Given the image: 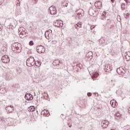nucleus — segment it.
I'll return each instance as SVG.
<instances>
[{"mask_svg": "<svg viewBox=\"0 0 130 130\" xmlns=\"http://www.w3.org/2000/svg\"><path fill=\"white\" fill-rule=\"evenodd\" d=\"M6 79L8 81H11V80H13V79H14V76L11 74H7L6 76Z\"/></svg>", "mask_w": 130, "mask_h": 130, "instance_id": "18", "label": "nucleus"}, {"mask_svg": "<svg viewBox=\"0 0 130 130\" xmlns=\"http://www.w3.org/2000/svg\"><path fill=\"white\" fill-rule=\"evenodd\" d=\"M90 69H91V67H90V68H89L88 71H89V70H90Z\"/></svg>", "mask_w": 130, "mask_h": 130, "instance_id": "48", "label": "nucleus"}, {"mask_svg": "<svg viewBox=\"0 0 130 130\" xmlns=\"http://www.w3.org/2000/svg\"><path fill=\"white\" fill-rule=\"evenodd\" d=\"M91 12H94V10H93V9L90 10L88 11V13H89V15H92V14H91Z\"/></svg>", "mask_w": 130, "mask_h": 130, "instance_id": "36", "label": "nucleus"}, {"mask_svg": "<svg viewBox=\"0 0 130 130\" xmlns=\"http://www.w3.org/2000/svg\"><path fill=\"white\" fill-rule=\"evenodd\" d=\"M37 51L38 53H44L45 52V48L43 46H39L37 47Z\"/></svg>", "mask_w": 130, "mask_h": 130, "instance_id": "8", "label": "nucleus"}, {"mask_svg": "<svg viewBox=\"0 0 130 130\" xmlns=\"http://www.w3.org/2000/svg\"><path fill=\"white\" fill-rule=\"evenodd\" d=\"M57 25H59V23H57Z\"/></svg>", "mask_w": 130, "mask_h": 130, "instance_id": "51", "label": "nucleus"}, {"mask_svg": "<svg viewBox=\"0 0 130 130\" xmlns=\"http://www.w3.org/2000/svg\"><path fill=\"white\" fill-rule=\"evenodd\" d=\"M94 95H95V96H98V93L95 92Z\"/></svg>", "mask_w": 130, "mask_h": 130, "instance_id": "41", "label": "nucleus"}, {"mask_svg": "<svg viewBox=\"0 0 130 130\" xmlns=\"http://www.w3.org/2000/svg\"><path fill=\"white\" fill-rule=\"evenodd\" d=\"M53 42L54 44H55V43H56V41H53Z\"/></svg>", "mask_w": 130, "mask_h": 130, "instance_id": "43", "label": "nucleus"}, {"mask_svg": "<svg viewBox=\"0 0 130 130\" xmlns=\"http://www.w3.org/2000/svg\"><path fill=\"white\" fill-rule=\"evenodd\" d=\"M100 42H102V40H100Z\"/></svg>", "mask_w": 130, "mask_h": 130, "instance_id": "46", "label": "nucleus"}, {"mask_svg": "<svg viewBox=\"0 0 130 130\" xmlns=\"http://www.w3.org/2000/svg\"><path fill=\"white\" fill-rule=\"evenodd\" d=\"M60 64H62V62L59 59L55 60L53 62V65L55 67H59Z\"/></svg>", "mask_w": 130, "mask_h": 130, "instance_id": "13", "label": "nucleus"}, {"mask_svg": "<svg viewBox=\"0 0 130 130\" xmlns=\"http://www.w3.org/2000/svg\"><path fill=\"white\" fill-rule=\"evenodd\" d=\"M117 20L118 22H120V21H121V18H120V16H118L117 17Z\"/></svg>", "mask_w": 130, "mask_h": 130, "instance_id": "33", "label": "nucleus"}, {"mask_svg": "<svg viewBox=\"0 0 130 130\" xmlns=\"http://www.w3.org/2000/svg\"><path fill=\"white\" fill-rule=\"evenodd\" d=\"M125 2L126 3H128V1H127V0H126Z\"/></svg>", "mask_w": 130, "mask_h": 130, "instance_id": "45", "label": "nucleus"}, {"mask_svg": "<svg viewBox=\"0 0 130 130\" xmlns=\"http://www.w3.org/2000/svg\"><path fill=\"white\" fill-rule=\"evenodd\" d=\"M35 66L37 68H39L41 66V62L40 61H37L35 63Z\"/></svg>", "mask_w": 130, "mask_h": 130, "instance_id": "27", "label": "nucleus"}, {"mask_svg": "<svg viewBox=\"0 0 130 130\" xmlns=\"http://www.w3.org/2000/svg\"><path fill=\"white\" fill-rule=\"evenodd\" d=\"M2 31V28L0 27V31Z\"/></svg>", "mask_w": 130, "mask_h": 130, "instance_id": "47", "label": "nucleus"}, {"mask_svg": "<svg viewBox=\"0 0 130 130\" xmlns=\"http://www.w3.org/2000/svg\"><path fill=\"white\" fill-rule=\"evenodd\" d=\"M101 18L102 19V20H105V19L107 20H109V19L106 18V12H103Z\"/></svg>", "mask_w": 130, "mask_h": 130, "instance_id": "23", "label": "nucleus"}, {"mask_svg": "<svg viewBox=\"0 0 130 130\" xmlns=\"http://www.w3.org/2000/svg\"><path fill=\"white\" fill-rule=\"evenodd\" d=\"M124 16L125 18H127V17H128L129 16V14H128V13H127L126 14H124Z\"/></svg>", "mask_w": 130, "mask_h": 130, "instance_id": "35", "label": "nucleus"}, {"mask_svg": "<svg viewBox=\"0 0 130 130\" xmlns=\"http://www.w3.org/2000/svg\"><path fill=\"white\" fill-rule=\"evenodd\" d=\"M94 28H95V26L92 25L91 26L90 29H91V30H93V29H94Z\"/></svg>", "mask_w": 130, "mask_h": 130, "instance_id": "39", "label": "nucleus"}, {"mask_svg": "<svg viewBox=\"0 0 130 130\" xmlns=\"http://www.w3.org/2000/svg\"><path fill=\"white\" fill-rule=\"evenodd\" d=\"M36 61L34 57H30L26 60V66L27 67H34L35 66Z\"/></svg>", "mask_w": 130, "mask_h": 130, "instance_id": "3", "label": "nucleus"}, {"mask_svg": "<svg viewBox=\"0 0 130 130\" xmlns=\"http://www.w3.org/2000/svg\"><path fill=\"white\" fill-rule=\"evenodd\" d=\"M29 44L30 46H32V45H34V42H33V41H30Z\"/></svg>", "mask_w": 130, "mask_h": 130, "instance_id": "34", "label": "nucleus"}, {"mask_svg": "<svg viewBox=\"0 0 130 130\" xmlns=\"http://www.w3.org/2000/svg\"><path fill=\"white\" fill-rule=\"evenodd\" d=\"M62 6H63V7H68V6H69V3L66 1H64L62 4Z\"/></svg>", "mask_w": 130, "mask_h": 130, "instance_id": "29", "label": "nucleus"}, {"mask_svg": "<svg viewBox=\"0 0 130 130\" xmlns=\"http://www.w3.org/2000/svg\"><path fill=\"white\" fill-rule=\"evenodd\" d=\"M7 91L6 89V87H1L0 89V93L1 94H5L6 93H7Z\"/></svg>", "mask_w": 130, "mask_h": 130, "instance_id": "21", "label": "nucleus"}, {"mask_svg": "<svg viewBox=\"0 0 130 130\" xmlns=\"http://www.w3.org/2000/svg\"><path fill=\"white\" fill-rule=\"evenodd\" d=\"M104 70L105 73H109V72H111V70H112V67L110 64H106L104 66Z\"/></svg>", "mask_w": 130, "mask_h": 130, "instance_id": "7", "label": "nucleus"}, {"mask_svg": "<svg viewBox=\"0 0 130 130\" xmlns=\"http://www.w3.org/2000/svg\"><path fill=\"white\" fill-rule=\"evenodd\" d=\"M15 14L16 16H18V15H20L21 14V9L20 8L17 7L15 11Z\"/></svg>", "mask_w": 130, "mask_h": 130, "instance_id": "24", "label": "nucleus"}, {"mask_svg": "<svg viewBox=\"0 0 130 130\" xmlns=\"http://www.w3.org/2000/svg\"><path fill=\"white\" fill-rule=\"evenodd\" d=\"M72 126V125H71L70 126H69V127H71Z\"/></svg>", "mask_w": 130, "mask_h": 130, "instance_id": "49", "label": "nucleus"}, {"mask_svg": "<svg viewBox=\"0 0 130 130\" xmlns=\"http://www.w3.org/2000/svg\"><path fill=\"white\" fill-rule=\"evenodd\" d=\"M6 109L7 112H9V113H11V112H13V110H14V107H12V106H9L7 107L6 108Z\"/></svg>", "mask_w": 130, "mask_h": 130, "instance_id": "19", "label": "nucleus"}, {"mask_svg": "<svg viewBox=\"0 0 130 130\" xmlns=\"http://www.w3.org/2000/svg\"><path fill=\"white\" fill-rule=\"evenodd\" d=\"M34 1L35 4H37V2H38V0H32Z\"/></svg>", "mask_w": 130, "mask_h": 130, "instance_id": "40", "label": "nucleus"}, {"mask_svg": "<svg viewBox=\"0 0 130 130\" xmlns=\"http://www.w3.org/2000/svg\"><path fill=\"white\" fill-rule=\"evenodd\" d=\"M111 1L112 2V3H114L115 0H111Z\"/></svg>", "mask_w": 130, "mask_h": 130, "instance_id": "44", "label": "nucleus"}, {"mask_svg": "<svg viewBox=\"0 0 130 130\" xmlns=\"http://www.w3.org/2000/svg\"><path fill=\"white\" fill-rule=\"evenodd\" d=\"M121 8L122 11H124V10H125V4H121Z\"/></svg>", "mask_w": 130, "mask_h": 130, "instance_id": "30", "label": "nucleus"}, {"mask_svg": "<svg viewBox=\"0 0 130 130\" xmlns=\"http://www.w3.org/2000/svg\"><path fill=\"white\" fill-rule=\"evenodd\" d=\"M18 34L20 38H24L28 36L27 30L24 27H20L18 29Z\"/></svg>", "mask_w": 130, "mask_h": 130, "instance_id": "2", "label": "nucleus"}, {"mask_svg": "<svg viewBox=\"0 0 130 130\" xmlns=\"http://www.w3.org/2000/svg\"><path fill=\"white\" fill-rule=\"evenodd\" d=\"M45 36L46 39L48 40H51L53 38V35H52V30L51 29H49L45 34Z\"/></svg>", "mask_w": 130, "mask_h": 130, "instance_id": "4", "label": "nucleus"}, {"mask_svg": "<svg viewBox=\"0 0 130 130\" xmlns=\"http://www.w3.org/2000/svg\"><path fill=\"white\" fill-rule=\"evenodd\" d=\"M36 108L34 107V106H31L28 108L27 110L28 111H29V112H33L34 111H35Z\"/></svg>", "mask_w": 130, "mask_h": 130, "instance_id": "22", "label": "nucleus"}, {"mask_svg": "<svg viewBox=\"0 0 130 130\" xmlns=\"http://www.w3.org/2000/svg\"><path fill=\"white\" fill-rule=\"evenodd\" d=\"M110 105H111L112 107L115 108V107H117V102L114 100H112L110 101Z\"/></svg>", "mask_w": 130, "mask_h": 130, "instance_id": "16", "label": "nucleus"}, {"mask_svg": "<svg viewBox=\"0 0 130 130\" xmlns=\"http://www.w3.org/2000/svg\"><path fill=\"white\" fill-rule=\"evenodd\" d=\"M2 61L4 63H9L10 62V57L7 55H5L2 57Z\"/></svg>", "mask_w": 130, "mask_h": 130, "instance_id": "6", "label": "nucleus"}, {"mask_svg": "<svg viewBox=\"0 0 130 130\" xmlns=\"http://www.w3.org/2000/svg\"><path fill=\"white\" fill-rule=\"evenodd\" d=\"M56 24H59V25H57V27H58V28H62L63 26V23L60 21H57Z\"/></svg>", "mask_w": 130, "mask_h": 130, "instance_id": "25", "label": "nucleus"}, {"mask_svg": "<svg viewBox=\"0 0 130 130\" xmlns=\"http://www.w3.org/2000/svg\"><path fill=\"white\" fill-rule=\"evenodd\" d=\"M41 114L43 115L46 116L47 117H48V116H49V115H50V114L49 113V111H48V110H45V109L42 111Z\"/></svg>", "mask_w": 130, "mask_h": 130, "instance_id": "17", "label": "nucleus"}, {"mask_svg": "<svg viewBox=\"0 0 130 130\" xmlns=\"http://www.w3.org/2000/svg\"><path fill=\"white\" fill-rule=\"evenodd\" d=\"M16 3V6H17V7H20V5L21 4V2L20 1V0H17Z\"/></svg>", "mask_w": 130, "mask_h": 130, "instance_id": "31", "label": "nucleus"}, {"mask_svg": "<svg viewBox=\"0 0 130 130\" xmlns=\"http://www.w3.org/2000/svg\"><path fill=\"white\" fill-rule=\"evenodd\" d=\"M116 115L118 117H120V115H118V114H116Z\"/></svg>", "mask_w": 130, "mask_h": 130, "instance_id": "42", "label": "nucleus"}, {"mask_svg": "<svg viewBox=\"0 0 130 130\" xmlns=\"http://www.w3.org/2000/svg\"><path fill=\"white\" fill-rule=\"evenodd\" d=\"M86 55L87 56H89V58H90V59H92V55H93V53H92V52H89L87 53Z\"/></svg>", "mask_w": 130, "mask_h": 130, "instance_id": "28", "label": "nucleus"}, {"mask_svg": "<svg viewBox=\"0 0 130 130\" xmlns=\"http://www.w3.org/2000/svg\"><path fill=\"white\" fill-rule=\"evenodd\" d=\"M12 50L15 53H20L22 50V46L20 44L15 43L13 44L11 46Z\"/></svg>", "mask_w": 130, "mask_h": 130, "instance_id": "1", "label": "nucleus"}, {"mask_svg": "<svg viewBox=\"0 0 130 130\" xmlns=\"http://www.w3.org/2000/svg\"><path fill=\"white\" fill-rule=\"evenodd\" d=\"M126 0H125V2L126 1Z\"/></svg>", "mask_w": 130, "mask_h": 130, "instance_id": "52", "label": "nucleus"}, {"mask_svg": "<svg viewBox=\"0 0 130 130\" xmlns=\"http://www.w3.org/2000/svg\"><path fill=\"white\" fill-rule=\"evenodd\" d=\"M47 96H48V94L46 93V95H44L45 99H47Z\"/></svg>", "mask_w": 130, "mask_h": 130, "instance_id": "38", "label": "nucleus"}, {"mask_svg": "<svg viewBox=\"0 0 130 130\" xmlns=\"http://www.w3.org/2000/svg\"><path fill=\"white\" fill-rule=\"evenodd\" d=\"M87 96H88L89 97L92 96V93L91 92L87 93Z\"/></svg>", "mask_w": 130, "mask_h": 130, "instance_id": "37", "label": "nucleus"}, {"mask_svg": "<svg viewBox=\"0 0 130 130\" xmlns=\"http://www.w3.org/2000/svg\"><path fill=\"white\" fill-rule=\"evenodd\" d=\"M90 5H92V3H90Z\"/></svg>", "mask_w": 130, "mask_h": 130, "instance_id": "50", "label": "nucleus"}, {"mask_svg": "<svg viewBox=\"0 0 130 130\" xmlns=\"http://www.w3.org/2000/svg\"><path fill=\"white\" fill-rule=\"evenodd\" d=\"M98 76H99V73L97 72H94L93 73H92V78L93 81H95V79L98 78Z\"/></svg>", "mask_w": 130, "mask_h": 130, "instance_id": "20", "label": "nucleus"}, {"mask_svg": "<svg viewBox=\"0 0 130 130\" xmlns=\"http://www.w3.org/2000/svg\"><path fill=\"white\" fill-rule=\"evenodd\" d=\"M123 57L124 59L128 61L130 59V52H126L123 55Z\"/></svg>", "mask_w": 130, "mask_h": 130, "instance_id": "14", "label": "nucleus"}, {"mask_svg": "<svg viewBox=\"0 0 130 130\" xmlns=\"http://www.w3.org/2000/svg\"><path fill=\"white\" fill-rule=\"evenodd\" d=\"M94 6L95 8H98V9H101L102 8V2H101L100 1H96L94 3Z\"/></svg>", "mask_w": 130, "mask_h": 130, "instance_id": "15", "label": "nucleus"}, {"mask_svg": "<svg viewBox=\"0 0 130 130\" xmlns=\"http://www.w3.org/2000/svg\"><path fill=\"white\" fill-rule=\"evenodd\" d=\"M117 72L119 75L123 76V75H124V74H125V70L123 69V67H120L119 68L117 69Z\"/></svg>", "mask_w": 130, "mask_h": 130, "instance_id": "10", "label": "nucleus"}, {"mask_svg": "<svg viewBox=\"0 0 130 130\" xmlns=\"http://www.w3.org/2000/svg\"><path fill=\"white\" fill-rule=\"evenodd\" d=\"M49 12L51 15H56L57 13L56 8L54 6H51L49 9Z\"/></svg>", "mask_w": 130, "mask_h": 130, "instance_id": "5", "label": "nucleus"}, {"mask_svg": "<svg viewBox=\"0 0 130 130\" xmlns=\"http://www.w3.org/2000/svg\"><path fill=\"white\" fill-rule=\"evenodd\" d=\"M82 27V22L78 23L75 25V28L77 30Z\"/></svg>", "mask_w": 130, "mask_h": 130, "instance_id": "26", "label": "nucleus"}, {"mask_svg": "<svg viewBox=\"0 0 130 130\" xmlns=\"http://www.w3.org/2000/svg\"><path fill=\"white\" fill-rule=\"evenodd\" d=\"M124 129H125V130H130L129 125L124 126Z\"/></svg>", "mask_w": 130, "mask_h": 130, "instance_id": "32", "label": "nucleus"}, {"mask_svg": "<svg viewBox=\"0 0 130 130\" xmlns=\"http://www.w3.org/2000/svg\"><path fill=\"white\" fill-rule=\"evenodd\" d=\"M84 10L83 9H79L76 11V14L78 17L81 18V17L84 16Z\"/></svg>", "mask_w": 130, "mask_h": 130, "instance_id": "9", "label": "nucleus"}, {"mask_svg": "<svg viewBox=\"0 0 130 130\" xmlns=\"http://www.w3.org/2000/svg\"><path fill=\"white\" fill-rule=\"evenodd\" d=\"M109 124V122L107 120L102 121L101 125L103 128H106Z\"/></svg>", "mask_w": 130, "mask_h": 130, "instance_id": "12", "label": "nucleus"}, {"mask_svg": "<svg viewBox=\"0 0 130 130\" xmlns=\"http://www.w3.org/2000/svg\"><path fill=\"white\" fill-rule=\"evenodd\" d=\"M34 96L31 93H26L25 95V99L26 100H28V101H32V100L34 99Z\"/></svg>", "mask_w": 130, "mask_h": 130, "instance_id": "11", "label": "nucleus"}]
</instances>
